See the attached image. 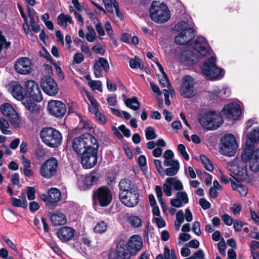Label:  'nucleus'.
I'll return each instance as SVG.
<instances>
[{
    "instance_id": "f257e3e1",
    "label": "nucleus",
    "mask_w": 259,
    "mask_h": 259,
    "mask_svg": "<svg viewBox=\"0 0 259 259\" xmlns=\"http://www.w3.org/2000/svg\"><path fill=\"white\" fill-rule=\"evenodd\" d=\"M143 246L141 237L138 235L132 236L128 240L126 247L118 245L115 249L111 250L109 259H130L134 257Z\"/></svg>"
},
{
    "instance_id": "f03ea898",
    "label": "nucleus",
    "mask_w": 259,
    "mask_h": 259,
    "mask_svg": "<svg viewBox=\"0 0 259 259\" xmlns=\"http://www.w3.org/2000/svg\"><path fill=\"white\" fill-rule=\"evenodd\" d=\"M151 19L156 23H162L167 21L170 15L167 7L163 3L153 1L150 9Z\"/></svg>"
},
{
    "instance_id": "7ed1b4c3",
    "label": "nucleus",
    "mask_w": 259,
    "mask_h": 259,
    "mask_svg": "<svg viewBox=\"0 0 259 259\" xmlns=\"http://www.w3.org/2000/svg\"><path fill=\"white\" fill-rule=\"evenodd\" d=\"M98 145L96 139L89 133L76 137L72 142V147L78 154H82L84 151Z\"/></svg>"
},
{
    "instance_id": "20e7f679",
    "label": "nucleus",
    "mask_w": 259,
    "mask_h": 259,
    "mask_svg": "<svg viewBox=\"0 0 259 259\" xmlns=\"http://www.w3.org/2000/svg\"><path fill=\"white\" fill-rule=\"evenodd\" d=\"M175 28L177 31H180L175 38V42L177 44H187L194 37V30L191 27L188 26V24L186 21L179 22Z\"/></svg>"
},
{
    "instance_id": "39448f33",
    "label": "nucleus",
    "mask_w": 259,
    "mask_h": 259,
    "mask_svg": "<svg viewBox=\"0 0 259 259\" xmlns=\"http://www.w3.org/2000/svg\"><path fill=\"white\" fill-rule=\"evenodd\" d=\"M40 137L46 145L52 148L60 145L62 139L61 133L52 127L43 128L40 132Z\"/></svg>"
},
{
    "instance_id": "423d86ee",
    "label": "nucleus",
    "mask_w": 259,
    "mask_h": 259,
    "mask_svg": "<svg viewBox=\"0 0 259 259\" xmlns=\"http://www.w3.org/2000/svg\"><path fill=\"white\" fill-rule=\"evenodd\" d=\"M254 145H246L241 155L242 160L249 162L250 170L254 172L259 170V148L254 150Z\"/></svg>"
},
{
    "instance_id": "0eeeda50",
    "label": "nucleus",
    "mask_w": 259,
    "mask_h": 259,
    "mask_svg": "<svg viewBox=\"0 0 259 259\" xmlns=\"http://www.w3.org/2000/svg\"><path fill=\"white\" fill-rule=\"evenodd\" d=\"M199 121L204 128L213 130L218 128L222 124L223 118L220 113L210 111L203 114Z\"/></svg>"
},
{
    "instance_id": "6e6552de",
    "label": "nucleus",
    "mask_w": 259,
    "mask_h": 259,
    "mask_svg": "<svg viewBox=\"0 0 259 259\" xmlns=\"http://www.w3.org/2000/svg\"><path fill=\"white\" fill-rule=\"evenodd\" d=\"M215 61V58L211 56L201 66L203 73L209 79L219 78L224 75L223 70L217 66Z\"/></svg>"
},
{
    "instance_id": "1a4fd4ad",
    "label": "nucleus",
    "mask_w": 259,
    "mask_h": 259,
    "mask_svg": "<svg viewBox=\"0 0 259 259\" xmlns=\"http://www.w3.org/2000/svg\"><path fill=\"white\" fill-rule=\"evenodd\" d=\"M59 163L55 157L46 160L40 166V174L45 179H50L56 175Z\"/></svg>"
},
{
    "instance_id": "9d476101",
    "label": "nucleus",
    "mask_w": 259,
    "mask_h": 259,
    "mask_svg": "<svg viewBox=\"0 0 259 259\" xmlns=\"http://www.w3.org/2000/svg\"><path fill=\"white\" fill-rule=\"evenodd\" d=\"M237 148L236 140L233 135L227 134L222 138L221 150L224 155L228 156H234Z\"/></svg>"
},
{
    "instance_id": "9b49d317",
    "label": "nucleus",
    "mask_w": 259,
    "mask_h": 259,
    "mask_svg": "<svg viewBox=\"0 0 259 259\" xmlns=\"http://www.w3.org/2000/svg\"><path fill=\"white\" fill-rule=\"evenodd\" d=\"M93 197L96 203L101 206H107L111 203L112 195L109 189L101 187L94 192Z\"/></svg>"
},
{
    "instance_id": "f8f14e48",
    "label": "nucleus",
    "mask_w": 259,
    "mask_h": 259,
    "mask_svg": "<svg viewBox=\"0 0 259 259\" xmlns=\"http://www.w3.org/2000/svg\"><path fill=\"white\" fill-rule=\"evenodd\" d=\"M195 81L191 76L186 75L182 79V85L180 90V94L184 98H191L196 94L194 86Z\"/></svg>"
},
{
    "instance_id": "ddd939ff",
    "label": "nucleus",
    "mask_w": 259,
    "mask_h": 259,
    "mask_svg": "<svg viewBox=\"0 0 259 259\" xmlns=\"http://www.w3.org/2000/svg\"><path fill=\"white\" fill-rule=\"evenodd\" d=\"M98 145L84 151L81 155V162L86 168H90L95 166L97 161V150Z\"/></svg>"
},
{
    "instance_id": "4468645a",
    "label": "nucleus",
    "mask_w": 259,
    "mask_h": 259,
    "mask_svg": "<svg viewBox=\"0 0 259 259\" xmlns=\"http://www.w3.org/2000/svg\"><path fill=\"white\" fill-rule=\"evenodd\" d=\"M49 113L57 117H63L66 112L65 105L58 100H51L49 102L47 106Z\"/></svg>"
},
{
    "instance_id": "2eb2a0df",
    "label": "nucleus",
    "mask_w": 259,
    "mask_h": 259,
    "mask_svg": "<svg viewBox=\"0 0 259 259\" xmlns=\"http://www.w3.org/2000/svg\"><path fill=\"white\" fill-rule=\"evenodd\" d=\"M41 87L46 94L51 96H56L59 92L56 81L50 76H45L41 79Z\"/></svg>"
},
{
    "instance_id": "dca6fc26",
    "label": "nucleus",
    "mask_w": 259,
    "mask_h": 259,
    "mask_svg": "<svg viewBox=\"0 0 259 259\" xmlns=\"http://www.w3.org/2000/svg\"><path fill=\"white\" fill-rule=\"evenodd\" d=\"M98 177L95 173L92 172L85 176H77V186L81 190H85L96 183Z\"/></svg>"
},
{
    "instance_id": "f3484780",
    "label": "nucleus",
    "mask_w": 259,
    "mask_h": 259,
    "mask_svg": "<svg viewBox=\"0 0 259 259\" xmlns=\"http://www.w3.org/2000/svg\"><path fill=\"white\" fill-rule=\"evenodd\" d=\"M221 113V116L230 120H236L241 114L240 107L237 104L230 103L224 107Z\"/></svg>"
},
{
    "instance_id": "a211bd4d",
    "label": "nucleus",
    "mask_w": 259,
    "mask_h": 259,
    "mask_svg": "<svg viewBox=\"0 0 259 259\" xmlns=\"http://www.w3.org/2000/svg\"><path fill=\"white\" fill-rule=\"evenodd\" d=\"M25 85L27 93L32 100L40 102L42 100V96L38 85L33 80H29L25 82Z\"/></svg>"
},
{
    "instance_id": "6ab92c4d",
    "label": "nucleus",
    "mask_w": 259,
    "mask_h": 259,
    "mask_svg": "<svg viewBox=\"0 0 259 259\" xmlns=\"http://www.w3.org/2000/svg\"><path fill=\"white\" fill-rule=\"evenodd\" d=\"M2 113L5 116L9 118L10 122L15 126H18L20 123V119L18 115L12 106L9 103H5L2 105L1 108Z\"/></svg>"
},
{
    "instance_id": "aec40b11",
    "label": "nucleus",
    "mask_w": 259,
    "mask_h": 259,
    "mask_svg": "<svg viewBox=\"0 0 259 259\" xmlns=\"http://www.w3.org/2000/svg\"><path fill=\"white\" fill-rule=\"evenodd\" d=\"M193 48L198 54L199 57H205L209 55L211 52V49L206 39L203 37L197 38L193 45Z\"/></svg>"
},
{
    "instance_id": "412c9836",
    "label": "nucleus",
    "mask_w": 259,
    "mask_h": 259,
    "mask_svg": "<svg viewBox=\"0 0 259 259\" xmlns=\"http://www.w3.org/2000/svg\"><path fill=\"white\" fill-rule=\"evenodd\" d=\"M31 61L28 58L22 57L16 61L15 64V68L18 73L26 75L31 72Z\"/></svg>"
},
{
    "instance_id": "4be33fe9",
    "label": "nucleus",
    "mask_w": 259,
    "mask_h": 259,
    "mask_svg": "<svg viewBox=\"0 0 259 259\" xmlns=\"http://www.w3.org/2000/svg\"><path fill=\"white\" fill-rule=\"evenodd\" d=\"M138 190L127 192V194L122 195L119 197L121 202L125 206L133 207L137 205L139 202Z\"/></svg>"
},
{
    "instance_id": "5701e85b",
    "label": "nucleus",
    "mask_w": 259,
    "mask_h": 259,
    "mask_svg": "<svg viewBox=\"0 0 259 259\" xmlns=\"http://www.w3.org/2000/svg\"><path fill=\"white\" fill-rule=\"evenodd\" d=\"M118 187L119 189V196L127 194V192L138 190L134 183L128 179H123L120 180Z\"/></svg>"
},
{
    "instance_id": "b1692460",
    "label": "nucleus",
    "mask_w": 259,
    "mask_h": 259,
    "mask_svg": "<svg viewBox=\"0 0 259 259\" xmlns=\"http://www.w3.org/2000/svg\"><path fill=\"white\" fill-rule=\"evenodd\" d=\"M180 62L185 65L191 66L198 61V57L190 50L184 51L180 54Z\"/></svg>"
},
{
    "instance_id": "393cba45",
    "label": "nucleus",
    "mask_w": 259,
    "mask_h": 259,
    "mask_svg": "<svg viewBox=\"0 0 259 259\" xmlns=\"http://www.w3.org/2000/svg\"><path fill=\"white\" fill-rule=\"evenodd\" d=\"M8 90L14 98L22 100L24 97L23 89L19 82L12 81L8 85Z\"/></svg>"
},
{
    "instance_id": "a878e982",
    "label": "nucleus",
    "mask_w": 259,
    "mask_h": 259,
    "mask_svg": "<svg viewBox=\"0 0 259 259\" xmlns=\"http://www.w3.org/2000/svg\"><path fill=\"white\" fill-rule=\"evenodd\" d=\"M75 234V230L69 227H63L57 232L58 237L62 241H68L72 239Z\"/></svg>"
},
{
    "instance_id": "bb28decb",
    "label": "nucleus",
    "mask_w": 259,
    "mask_h": 259,
    "mask_svg": "<svg viewBox=\"0 0 259 259\" xmlns=\"http://www.w3.org/2000/svg\"><path fill=\"white\" fill-rule=\"evenodd\" d=\"M52 223L55 226L62 225L67 222V219L65 215L59 211L49 213Z\"/></svg>"
},
{
    "instance_id": "cd10ccee",
    "label": "nucleus",
    "mask_w": 259,
    "mask_h": 259,
    "mask_svg": "<svg viewBox=\"0 0 259 259\" xmlns=\"http://www.w3.org/2000/svg\"><path fill=\"white\" fill-rule=\"evenodd\" d=\"M106 10L110 12H113V8L115 9L117 16L120 19L123 18L122 14L119 10L118 3L115 0H102Z\"/></svg>"
},
{
    "instance_id": "c85d7f7f",
    "label": "nucleus",
    "mask_w": 259,
    "mask_h": 259,
    "mask_svg": "<svg viewBox=\"0 0 259 259\" xmlns=\"http://www.w3.org/2000/svg\"><path fill=\"white\" fill-rule=\"evenodd\" d=\"M49 202L51 206H55L56 203L60 200L61 193L59 190L55 188H52L48 192Z\"/></svg>"
},
{
    "instance_id": "c756f323",
    "label": "nucleus",
    "mask_w": 259,
    "mask_h": 259,
    "mask_svg": "<svg viewBox=\"0 0 259 259\" xmlns=\"http://www.w3.org/2000/svg\"><path fill=\"white\" fill-rule=\"evenodd\" d=\"M231 184L233 190L238 192L241 196H245L247 195L248 189L246 186L242 185L235 179L231 181Z\"/></svg>"
},
{
    "instance_id": "7c9ffc66",
    "label": "nucleus",
    "mask_w": 259,
    "mask_h": 259,
    "mask_svg": "<svg viewBox=\"0 0 259 259\" xmlns=\"http://www.w3.org/2000/svg\"><path fill=\"white\" fill-rule=\"evenodd\" d=\"M259 140V127H255L247 135L246 145H254V143Z\"/></svg>"
},
{
    "instance_id": "2f4dec72",
    "label": "nucleus",
    "mask_w": 259,
    "mask_h": 259,
    "mask_svg": "<svg viewBox=\"0 0 259 259\" xmlns=\"http://www.w3.org/2000/svg\"><path fill=\"white\" fill-rule=\"evenodd\" d=\"M58 24L66 28L67 27V23L72 24L73 23L71 17L69 15L60 14L57 18Z\"/></svg>"
},
{
    "instance_id": "473e14b6",
    "label": "nucleus",
    "mask_w": 259,
    "mask_h": 259,
    "mask_svg": "<svg viewBox=\"0 0 259 259\" xmlns=\"http://www.w3.org/2000/svg\"><path fill=\"white\" fill-rule=\"evenodd\" d=\"M166 182L170 184L174 190L181 191L183 189V185L182 182L176 178L168 177L166 179Z\"/></svg>"
},
{
    "instance_id": "72a5a7b5",
    "label": "nucleus",
    "mask_w": 259,
    "mask_h": 259,
    "mask_svg": "<svg viewBox=\"0 0 259 259\" xmlns=\"http://www.w3.org/2000/svg\"><path fill=\"white\" fill-rule=\"evenodd\" d=\"M125 105L130 109L136 111L140 107V103L137 97H133L124 100Z\"/></svg>"
},
{
    "instance_id": "f704fd0d",
    "label": "nucleus",
    "mask_w": 259,
    "mask_h": 259,
    "mask_svg": "<svg viewBox=\"0 0 259 259\" xmlns=\"http://www.w3.org/2000/svg\"><path fill=\"white\" fill-rule=\"evenodd\" d=\"M127 222L134 228H139L142 225L141 219L137 215H131L127 218Z\"/></svg>"
},
{
    "instance_id": "c9c22d12",
    "label": "nucleus",
    "mask_w": 259,
    "mask_h": 259,
    "mask_svg": "<svg viewBox=\"0 0 259 259\" xmlns=\"http://www.w3.org/2000/svg\"><path fill=\"white\" fill-rule=\"evenodd\" d=\"M88 32L86 34L87 40L89 42H93L97 39L96 33L93 28V27L89 25L87 26Z\"/></svg>"
},
{
    "instance_id": "e433bc0d",
    "label": "nucleus",
    "mask_w": 259,
    "mask_h": 259,
    "mask_svg": "<svg viewBox=\"0 0 259 259\" xmlns=\"http://www.w3.org/2000/svg\"><path fill=\"white\" fill-rule=\"evenodd\" d=\"M130 66L132 68H139L142 69L144 67V64L138 57H135L134 58L131 59L130 60Z\"/></svg>"
},
{
    "instance_id": "4c0bfd02",
    "label": "nucleus",
    "mask_w": 259,
    "mask_h": 259,
    "mask_svg": "<svg viewBox=\"0 0 259 259\" xmlns=\"http://www.w3.org/2000/svg\"><path fill=\"white\" fill-rule=\"evenodd\" d=\"M9 126V122L3 118L0 117V130L3 134L7 135L11 134V131L7 130Z\"/></svg>"
},
{
    "instance_id": "58836bf2",
    "label": "nucleus",
    "mask_w": 259,
    "mask_h": 259,
    "mask_svg": "<svg viewBox=\"0 0 259 259\" xmlns=\"http://www.w3.org/2000/svg\"><path fill=\"white\" fill-rule=\"evenodd\" d=\"M200 158L204 166L207 170L211 171L213 169L212 163L206 156L202 155L200 156Z\"/></svg>"
},
{
    "instance_id": "ea45409f",
    "label": "nucleus",
    "mask_w": 259,
    "mask_h": 259,
    "mask_svg": "<svg viewBox=\"0 0 259 259\" xmlns=\"http://www.w3.org/2000/svg\"><path fill=\"white\" fill-rule=\"evenodd\" d=\"M24 105L26 108L32 113H37L40 111L39 107L34 103L28 102H24Z\"/></svg>"
},
{
    "instance_id": "a19ab883",
    "label": "nucleus",
    "mask_w": 259,
    "mask_h": 259,
    "mask_svg": "<svg viewBox=\"0 0 259 259\" xmlns=\"http://www.w3.org/2000/svg\"><path fill=\"white\" fill-rule=\"evenodd\" d=\"M88 85L93 90H98L100 92L102 91V83L100 80H90L88 82Z\"/></svg>"
},
{
    "instance_id": "79ce46f5",
    "label": "nucleus",
    "mask_w": 259,
    "mask_h": 259,
    "mask_svg": "<svg viewBox=\"0 0 259 259\" xmlns=\"http://www.w3.org/2000/svg\"><path fill=\"white\" fill-rule=\"evenodd\" d=\"M107 225L103 222L101 221L98 223L94 228V231L97 233H102L107 230Z\"/></svg>"
},
{
    "instance_id": "37998d69",
    "label": "nucleus",
    "mask_w": 259,
    "mask_h": 259,
    "mask_svg": "<svg viewBox=\"0 0 259 259\" xmlns=\"http://www.w3.org/2000/svg\"><path fill=\"white\" fill-rule=\"evenodd\" d=\"M163 255L165 259H176L177 258L175 251L173 249L170 250L168 247L164 248Z\"/></svg>"
},
{
    "instance_id": "c03bdc74",
    "label": "nucleus",
    "mask_w": 259,
    "mask_h": 259,
    "mask_svg": "<svg viewBox=\"0 0 259 259\" xmlns=\"http://www.w3.org/2000/svg\"><path fill=\"white\" fill-rule=\"evenodd\" d=\"M145 136L147 140H153L156 137L155 130L152 126H148L145 130Z\"/></svg>"
},
{
    "instance_id": "a18cd8bd",
    "label": "nucleus",
    "mask_w": 259,
    "mask_h": 259,
    "mask_svg": "<svg viewBox=\"0 0 259 259\" xmlns=\"http://www.w3.org/2000/svg\"><path fill=\"white\" fill-rule=\"evenodd\" d=\"M11 42L7 41L5 37L3 35V32L0 30V51L3 48L8 49L10 47Z\"/></svg>"
},
{
    "instance_id": "49530a36",
    "label": "nucleus",
    "mask_w": 259,
    "mask_h": 259,
    "mask_svg": "<svg viewBox=\"0 0 259 259\" xmlns=\"http://www.w3.org/2000/svg\"><path fill=\"white\" fill-rule=\"evenodd\" d=\"M180 169V165H175L167 168L165 170V174L168 176H173L176 175Z\"/></svg>"
},
{
    "instance_id": "de8ad7c7",
    "label": "nucleus",
    "mask_w": 259,
    "mask_h": 259,
    "mask_svg": "<svg viewBox=\"0 0 259 259\" xmlns=\"http://www.w3.org/2000/svg\"><path fill=\"white\" fill-rule=\"evenodd\" d=\"M11 204L13 206L15 207H21L22 208H26L27 206V204H23L24 202H23L19 198H16L15 197H12L11 198Z\"/></svg>"
},
{
    "instance_id": "09e8293b",
    "label": "nucleus",
    "mask_w": 259,
    "mask_h": 259,
    "mask_svg": "<svg viewBox=\"0 0 259 259\" xmlns=\"http://www.w3.org/2000/svg\"><path fill=\"white\" fill-rule=\"evenodd\" d=\"M177 198L181 200L182 203L186 204L189 201V199L187 193L184 191H180L177 193Z\"/></svg>"
},
{
    "instance_id": "8fccbe9b",
    "label": "nucleus",
    "mask_w": 259,
    "mask_h": 259,
    "mask_svg": "<svg viewBox=\"0 0 259 259\" xmlns=\"http://www.w3.org/2000/svg\"><path fill=\"white\" fill-rule=\"evenodd\" d=\"M100 67H101L106 71L108 72L109 70V65L107 59L104 58H100L98 62H97Z\"/></svg>"
},
{
    "instance_id": "3c124183",
    "label": "nucleus",
    "mask_w": 259,
    "mask_h": 259,
    "mask_svg": "<svg viewBox=\"0 0 259 259\" xmlns=\"http://www.w3.org/2000/svg\"><path fill=\"white\" fill-rule=\"evenodd\" d=\"M27 12L28 14V16L29 18V23L30 24H33L35 23V17L36 16V12L35 11L30 8V7L27 6Z\"/></svg>"
},
{
    "instance_id": "603ef678",
    "label": "nucleus",
    "mask_w": 259,
    "mask_h": 259,
    "mask_svg": "<svg viewBox=\"0 0 259 259\" xmlns=\"http://www.w3.org/2000/svg\"><path fill=\"white\" fill-rule=\"evenodd\" d=\"M178 149L179 152L182 155V156L184 157V158L188 161L189 159V156L187 152L186 151V148L184 145L182 144H180L178 146Z\"/></svg>"
},
{
    "instance_id": "864d4df0",
    "label": "nucleus",
    "mask_w": 259,
    "mask_h": 259,
    "mask_svg": "<svg viewBox=\"0 0 259 259\" xmlns=\"http://www.w3.org/2000/svg\"><path fill=\"white\" fill-rule=\"evenodd\" d=\"M26 193L27 198L29 200H32L35 199V190L33 187H28L26 188Z\"/></svg>"
},
{
    "instance_id": "5fc2aeb1",
    "label": "nucleus",
    "mask_w": 259,
    "mask_h": 259,
    "mask_svg": "<svg viewBox=\"0 0 259 259\" xmlns=\"http://www.w3.org/2000/svg\"><path fill=\"white\" fill-rule=\"evenodd\" d=\"M97 120L101 124H104L106 122V116L99 111L94 114Z\"/></svg>"
},
{
    "instance_id": "6e6d98bb",
    "label": "nucleus",
    "mask_w": 259,
    "mask_h": 259,
    "mask_svg": "<svg viewBox=\"0 0 259 259\" xmlns=\"http://www.w3.org/2000/svg\"><path fill=\"white\" fill-rule=\"evenodd\" d=\"M171 186L170 184L166 182V179L165 180V183L163 185V191L165 195L167 196H170L171 195Z\"/></svg>"
},
{
    "instance_id": "4d7b16f0",
    "label": "nucleus",
    "mask_w": 259,
    "mask_h": 259,
    "mask_svg": "<svg viewBox=\"0 0 259 259\" xmlns=\"http://www.w3.org/2000/svg\"><path fill=\"white\" fill-rule=\"evenodd\" d=\"M100 65L98 63H95L94 65V73L97 78H100L103 76Z\"/></svg>"
},
{
    "instance_id": "13d9d810",
    "label": "nucleus",
    "mask_w": 259,
    "mask_h": 259,
    "mask_svg": "<svg viewBox=\"0 0 259 259\" xmlns=\"http://www.w3.org/2000/svg\"><path fill=\"white\" fill-rule=\"evenodd\" d=\"M163 164L165 166H174L175 165H180L178 160L172 159H165Z\"/></svg>"
},
{
    "instance_id": "bf43d9fd",
    "label": "nucleus",
    "mask_w": 259,
    "mask_h": 259,
    "mask_svg": "<svg viewBox=\"0 0 259 259\" xmlns=\"http://www.w3.org/2000/svg\"><path fill=\"white\" fill-rule=\"evenodd\" d=\"M225 224L227 226H231L233 223L232 218L228 214L225 213L221 217Z\"/></svg>"
},
{
    "instance_id": "052dcab7",
    "label": "nucleus",
    "mask_w": 259,
    "mask_h": 259,
    "mask_svg": "<svg viewBox=\"0 0 259 259\" xmlns=\"http://www.w3.org/2000/svg\"><path fill=\"white\" fill-rule=\"evenodd\" d=\"M154 163L157 171L162 176L164 173V170L162 166L161 161L158 159H155L154 160Z\"/></svg>"
},
{
    "instance_id": "680f3d73",
    "label": "nucleus",
    "mask_w": 259,
    "mask_h": 259,
    "mask_svg": "<svg viewBox=\"0 0 259 259\" xmlns=\"http://www.w3.org/2000/svg\"><path fill=\"white\" fill-rule=\"evenodd\" d=\"M159 82L163 87H168L170 85L166 74H162V77L160 78Z\"/></svg>"
},
{
    "instance_id": "e2e57ef3",
    "label": "nucleus",
    "mask_w": 259,
    "mask_h": 259,
    "mask_svg": "<svg viewBox=\"0 0 259 259\" xmlns=\"http://www.w3.org/2000/svg\"><path fill=\"white\" fill-rule=\"evenodd\" d=\"M154 220L156 223L157 227L159 228L165 227L166 225L165 221L161 217H155L154 219Z\"/></svg>"
},
{
    "instance_id": "0e129e2a",
    "label": "nucleus",
    "mask_w": 259,
    "mask_h": 259,
    "mask_svg": "<svg viewBox=\"0 0 259 259\" xmlns=\"http://www.w3.org/2000/svg\"><path fill=\"white\" fill-rule=\"evenodd\" d=\"M204 257V253L201 249L197 251L191 257L188 259H202Z\"/></svg>"
},
{
    "instance_id": "69168bd1",
    "label": "nucleus",
    "mask_w": 259,
    "mask_h": 259,
    "mask_svg": "<svg viewBox=\"0 0 259 259\" xmlns=\"http://www.w3.org/2000/svg\"><path fill=\"white\" fill-rule=\"evenodd\" d=\"M84 60L83 55L80 53H77L74 54L73 56V61L76 64H79L82 62Z\"/></svg>"
},
{
    "instance_id": "338daca9",
    "label": "nucleus",
    "mask_w": 259,
    "mask_h": 259,
    "mask_svg": "<svg viewBox=\"0 0 259 259\" xmlns=\"http://www.w3.org/2000/svg\"><path fill=\"white\" fill-rule=\"evenodd\" d=\"M192 231L196 235H200L201 234L200 225L198 222H195L193 223Z\"/></svg>"
},
{
    "instance_id": "774afa93",
    "label": "nucleus",
    "mask_w": 259,
    "mask_h": 259,
    "mask_svg": "<svg viewBox=\"0 0 259 259\" xmlns=\"http://www.w3.org/2000/svg\"><path fill=\"white\" fill-rule=\"evenodd\" d=\"M35 153L37 157L39 158L44 157L46 154L45 150L40 147L36 148Z\"/></svg>"
}]
</instances>
